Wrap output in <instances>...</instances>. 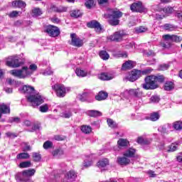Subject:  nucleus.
Instances as JSON below:
<instances>
[{
	"label": "nucleus",
	"mask_w": 182,
	"mask_h": 182,
	"mask_svg": "<svg viewBox=\"0 0 182 182\" xmlns=\"http://www.w3.org/2000/svg\"><path fill=\"white\" fill-rule=\"evenodd\" d=\"M21 92L26 95L28 102H29L33 107L42 105L44 102L43 97L39 93H35V88L32 86L24 85L21 90Z\"/></svg>",
	"instance_id": "f257e3e1"
},
{
	"label": "nucleus",
	"mask_w": 182,
	"mask_h": 182,
	"mask_svg": "<svg viewBox=\"0 0 182 182\" xmlns=\"http://www.w3.org/2000/svg\"><path fill=\"white\" fill-rule=\"evenodd\" d=\"M145 82L142 84L143 89L145 90H154L159 87V83L164 82V77L163 75H149L145 77Z\"/></svg>",
	"instance_id": "f03ea898"
},
{
	"label": "nucleus",
	"mask_w": 182,
	"mask_h": 182,
	"mask_svg": "<svg viewBox=\"0 0 182 182\" xmlns=\"http://www.w3.org/2000/svg\"><path fill=\"white\" fill-rule=\"evenodd\" d=\"M36 69H38V66L35 64H31L29 68L24 66L20 70H11L10 73L12 76L18 77V79H26V77H29L31 75H33V72Z\"/></svg>",
	"instance_id": "7ed1b4c3"
},
{
	"label": "nucleus",
	"mask_w": 182,
	"mask_h": 182,
	"mask_svg": "<svg viewBox=\"0 0 182 182\" xmlns=\"http://www.w3.org/2000/svg\"><path fill=\"white\" fill-rule=\"evenodd\" d=\"M107 12V14H104V18L109 19L108 22L109 25L116 26L119 23V18H122V12L114 11L112 9H109Z\"/></svg>",
	"instance_id": "20e7f679"
},
{
	"label": "nucleus",
	"mask_w": 182,
	"mask_h": 182,
	"mask_svg": "<svg viewBox=\"0 0 182 182\" xmlns=\"http://www.w3.org/2000/svg\"><path fill=\"white\" fill-rule=\"evenodd\" d=\"M9 60L6 61V65L11 68H19V66H22V64L25 63L24 58H22L21 61H19L21 60V55L9 57Z\"/></svg>",
	"instance_id": "39448f33"
},
{
	"label": "nucleus",
	"mask_w": 182,
	"mask_h": 182,
	"mask_svg": "<svg viewBox=\"0 0 182 182\" xmlns=\"http://www.w3.org/2000/svg\"><path fill=\"white\" fill-rule=\"evenodd\" d=\"M123 95L126 99H129V97H137L138 99H141V97L144 96V93L139 88L127 90L124 92Z\"/></svg>",
	"instance_id": "423d86ee"
},
{
	"label": "nucleus",
	"mask_w": 182,
	"mask_h": 182,
	"mask_svg": "<svg viewBox=\"0 0 182 182\" xmlns=\"http://www.w3.org/2000/svg\"><path fill=\"white\" fill-rule=\"evenodd\" d=\"M52 87L56 92L58 97H65L66 92L70 90V88L65 87V85L59 84H55Z\"/></svg>",
	"instance_id": "0eeeda50"
},
{
	"label": "nucleus",
	"mask_w": 182,
	"mask_h": 182,
	"mask_svg": "<svg viewBox=\"0 0 182 182\" xmlns=\"http://www.w3.org/2000/svg\"><path fill=\"white\" fill-rule=\"evenodd\" d=\"M35 173L36 171L35 169H28L25 170L22 172H19L16 176V180L23 181L25 179H28V178L32 177V176H35Z\"/></svg>",
	"instance_id": "6e6552de"
},
{
	"label": "nucleus",
	"mask_w": 182,
	"mask_h": 182,
	"mask_svg": "<svg viewBox=\"0 0 182 182\" xmlns=\"http://www.w3.org/2000/svg\"><path fill=\"white\" fill-rule=\"evenodd\" d=\"M130 9L132 12H139L140 14L143 12H147V9L143 6L141 1H136L130 6Z\"/></svg>",
	"instance_id": "1a4fd4ad"
},
{
	"label": "nucleus",
	"mask_w": 182,
	"mask_h": 182,
	"mask_svg": "<svg viewBox=\"0 0 182 182\" xmlns=\"http://www.w3.org/2000/svg\"><path fill=\"white\" fill-rule=\"evenodd\" d=\"M46 32L52 38H56V36L60 35V30H59V28L53 25L48 26L46 28Z\"/></svg>",
	"instance_id": "9d476101"
},
{
	"label": "nucleus",
	"mask_w": 182,
	"mask_h": 182,
	"mask_svg": "<svg viewBox=\"0 0 182 182\" xmlns=\"http://www.w3.org/2000/svg\"><path fill=\"white\" fill-rule=\"evenodd\" d=\"M124 36V33L123 31H117L114 34L107 37V41L109 42H120Z\"/></svg>",
	"instance_id": "9b49d317"
},
{
	"label": "nucleus",
	"mask_w": 182,
	"mask_h": 182,
	"mask_svg": "<svg viewBox=\"0 0 182 182\" xmlns=\"http://www.w3.org/2000/svg\"><path fill=\"white\" fill-rule=\"evenodd\" d=\"M87 28H91L92 29H95L97 33H102V32H103V28H102L100 23L97 22V21H92L87 23Z\"/></svg>",
	"instance_id": "f8f14e48"
},
{
	"label": "nucleus",
	"mask_w": 182,
	"mask_h": 182,
	"mask_svg": "<svg viewBox=\"0 0 182 182\" xmlns=\"http://www.w3.org/2000/svg\"><path fill=\"white\" fill-rule=\"evenodd\" d=\"M163 38L167 42H181L182 41L181 37L176 35L166 34L163 36Z\"/></svg>",
	"instance_id": "ddd939ff"
},
{
	"label": "nucleus",
	"mask_w": 182,
	"mask_h": 182,
	"mask_svg": "<svg viewBox=\"0 0 182 182\" xmlns=\"http://www.w3.org/2000/svg\"><path fill=\"white\" fill-rule=\"evenodd\" d=\"M141 75V71L139 70H133L128 77V80H129V82H136Z\"/></svg>",
	"instance_id": "4468645a"
},
{
	"label": "nucleus",
	"mask_w": 182,
	"mask_h": 182,
	"mask_svg": "<svg viewBox=\"0 0 182 182\" xmlns=\"http://www.w3.org/2000/svg\"><path fill=\"white\" fill-rule=\"evenodd\" d=\"M76 177H77L76 172L73 170H71L67 172L65 178L64 179V182H75V180H76Z\"/></svg>",
	"instance_id": "2eb2a0df"
},
{
	"label": "nucleus",
	"mask_w": 182,
	"mask_h": 182,
	"mask_svg": "<svg viewBox=\"0 0 182 182\" xmlns=\"http://www.w3.org/2000/svg\"><path fill=\"white\" fill-rule=\"evenodd\" d=\"M70 37L72 39L71 45H73V46H77V48H80V46H83V41L76 37V34L73 33L70 35Z\"/></svg>",
	"instance_id": "dca6fc26"
},
{
	"label": "nucleus",
	"mask_w": 182,
	"mask_h": 182,
	"mask_svg": "<svg viewBox=\"0 0 182 182\" xmlns=\"http://www.w3.org/2000/svg\"><path fill=\"white\" fill-rule=\"evenodd\" d=\"M173 126L171 124H165L164 125H162L158 128V131L160 132V133H162L163 134H166L171 130V128Z\"/></svg>",
	"instance_id": "f3484780"
},
{
	"label": "nucleus",
	"mask_w": 182,
	"mask_h": 182,
	"mask_svg": "<svg viewBox=\"0 0 182 182\" xmlns=\"http://www.w3.org/2000/svg\"><path fill=\"white\" fill-rule=\"evenodd\" d=\"M98 79H100V80H112V79H114V75L108 73H102L98 75Z\"/></svg>",
	"instance_id": "a211bd4d"
},
{
	"label": "nucleus",
	"mask_w": 182,
	"mask_h": 182,
	"mask_svg": "<svg viewBox=\"0 0 182 182\" xmlns=\"http://www.w3.org/2000/svg\"><path fill=\"white\" fill-rule=\"evenodd\" d=\"M117 161L119 166H127V164H130V159L125 156L118 157Z\"/></svg>",
	"instance_id": "6ab92c4d"
},
{
	"label": "nucleus",
	"mask_w": 182,
	"mask_h": 182,
	"mask_svg": "<svg viewBox=\"0 0 182 182\" xmlns=\"http://www.w3.org/2000/svg\"><path fill=\"white\" fill-rule=\"evenodd\" d=\"M134 66H136V63L134 61L128 60L122 65V70H127V69H133Z\"/></svg>",
	"instance_id": "aec40b11"
},
{
	"label": "nucleus",
	"mask_w": 182,
	"mask_h": 182,
	"mask_svg": "<svg viewBox=\"0 0 182 182\" xmlns=\"http://www.w3.org/2000/svg\"><path fill=\"white\" fill-rule=\"evenodd\" d=\"M11 113V109L9 108V106L1 104L0 105V119L2 117V114H6Z\"/></svg>",
	"instance_id": "412c9836"
},
{
	"label": "nucleus",
	"mask_w": 182,
	"mask_h": 182,
	"mask_svg": "<svg viewBox=\"0 0 182 182\" xmlns=\"http://www.w3.org/2000/svg\"><path fill=\"white\" fill-rule=\"evenodd\" d=\"M107 96H109L107 92L105 91H101L98 93L97 95L95 96V99L96 100H98L99 102H100L102 100H106V99H107Z\"/></svg>",
	"instance_id": "4be33fe9"
},
{
	"label": "nucleus",
	"mask_w": 182,
	"mask_h": 182,
	"mask_svg": "<svg viewBox=\"0 0 182 182\" xmlns=\"http://www.w3.org/2000/svg\"><path fill=\"white\" fill-rule=\"evenodd\" d=\"M11 6L14 8H25V6H26V3L23 1L17 0L11 3Z\"/></svg>",
	"instance_id": "5701e85b"
},
{
	"label": "nucleus",
	"mask_w": 182,
	"mask_h": 182,
	"mask_svg": "<svg viewBox=\"0 0 182 182\" xmlns=\"http://www.w3.org/2000/svg\"><path fill=\"white\" fill-rule=\"evenodd\" d=\"M93 155H90L87 156V158L84 160V162L82 164L83 167L87 168L90 167L93 164V160H92V157Z\"/></svg>",
	"instance_id": "b1692460"
},
{
	"label": "nucleus",
	"mask_w": 182,
	"mask_h": 182,
	"mask_svg": "<svg viewBox=\"0 0 182 182\" xmlns=\"http://www.w3.org/2000/svg\"><path fill=\"white\" fill-rule=\"evenodd\" d=\"M97 166L99 167V168H104V167H106V166H109V159L106 158L100 159L97 162Z\"/></svg>",
	"instance_id": "393cba45"
},
{
	"label": "nucleus",
	"mask_w": 182,
	"mask_h": 182,
	"mask_svg": "<svg viewBox=\"0 0 182 182\" xmlns=\"http://www.w3.org/2000/svg\"><path fill=\"white\" fill-rule=\"evenodd\" d=\"M134 154H136V149L133 148H129L123 153L125 157H134Z\"/></svg>",
	"instance_id": "a878e982"
},
{
	"label": "nucleus",
	"mask_w": 182,
	"mask_h": 182,
	"mask_svg": "<svg viewBox=\"0 0 182 182\" xmlns=\"http://www.w3.org/2000/svg\"><path fill=\"white\" fill-rule=\"evenodd\" d=\"M43 14V11L38 7H36L32 9V15L34 18H38V16H41Z\"/></svg>",
	"instance_id": "bb28decb"
},
{
	"label": "nucleus",
	"mask_w": 182,
	"mask_h": 182,
	"mask_svg": "<svg viewBox=\"0 0 182 182\" xmlns=\"http://www.w3.org/2000/svg\"><path fill=\"white\" fill-rule=\"evenodd\" d=\"M73 112V109H67L65 112L61 113V117H63L64 119H70L72 116H73V114L72 113Z\"/></svg>",
	"instance_id": "cd10ccee"
},
{
	"label": "nucleus",
	"mask_w": 182,
	"mask_h": 182,
	"mask_svg": "<svg viewBox=\"0 0 182 182\" xmlns=\"http://www.w3.org/2000/svg\"><path fill=\"white\" fill-rule=\"evenodd\" d=\"M139 144H150L151 143V139H144L142 136H139L136 139Z\"/></svg>",
	"instance_id": "c85d7f7f"
},
{
	"label": "nucleus",
	"mask_w": 182,
	"mask_h": 182,
	"mask_svg": "<svg viewBox=\"0 0 182 182\" xmlns=\"http://www.w3.org/2000/svg\"><path fill=\"white\" fill-rule=\"evenodd\" d=\"M75 73H76L77 76H78L79 77H85L87 76V71H85L80 68H77L75 70Z\"/></svg>",
	"instance_id": "c756f323"
},
{
	"label": "nucleus",
	"mask_w": 182,
	"mask_h": 182,
	"mask_svg": "<svg viewBox=\"0 0 182 182\" xmlns=\"http://www.w3.org/2000/svg\"><path fill=\"white\" fill-rule=\"evenodd\" d=\"M88 114L91 117H100V116H102V112L97 110H90L88 111Z\"/></svg>",
	"instance_id": "7c9ffc66"
},
{
	"label": "nucleus",
	"mask_w": 182,
	"mask_h": 182,
	"mask_svg": "<svg viewBox=\"0 0 182 182\" xmlns=\"http://www.w3.org/2000/svg\"><path fill=\"white\" fill-rule=\"evenodd\" d=\"M164 29H165V31H168V32H171L173 31H176V29H177V27H176V26L173 24L166 23L164 25Z\"/></svg>",
	"instance_id": "2f4dec72"
},
{
	"label": "nucleus",
	"mask_w": 182,
	"mask_h": 182,
	"mask_svg": "<svg viewBox=\"0 0 182 182\" xmlns=\"http://www.w3.org/2000/svg\"><path fill=\"white\" fill-rule=\"evenodd\" d=\"M117 144L119 147H126L129 146V141L124 139H119L117 141Z\"/></svg>",
	"instance_id": "473e14b6"
},
{
	"label": "nucleus",
	"mask_w": 182,
	"mask_h": 182,
	"mask_svg": "<svg viewBox=\"0 0 182 182\" xmlns=\"http://www.w3.org/2000/svg\"><path fill=\"white\" fill-rule=\"evenodd\" d=\"M80 129L82 133H85V134H89V133H92V127H90V126L82 125Z\"/></svg>",
	"instance_id": "72a5a7b5"
},
{
	"label": "nucleus",
	"mask_w": 182,
	"mask_h": 182,
	"mask_svg": "<svg viewBox=\"0 0 182 182\" xmlns=\"http://www.w3.org/2000/svg\"><path fill=\"white\" fill-rule=\"evenodd\" d=\"M82 16V12L80 10H73L70 12V16L72 18H79Z\"/></svg>",
	"instance_id": "f704fd0d"
},
{
	"label": "nucleus",
	"mask_w": 182,
	"mask_h": 182,
	"mask_svg": "<svg viewBox=\"0 0 182 182\" xmlns=\"http://www.w3.org/2000/svg\"><path fill=\"white\" fill-rule=\"evenodd\" d=\"M53 11H55V12H66L68 8L63 6H60L59 7L53 6Z\"/></svg>",
	"instance_id": "c9c22d12"
},
{
	"label": "nucleus",
	"mask_w": 182,
	"mask_h": 182,
	"mask_svg": "<svg viewBox=\"0 0 182 182\" xmlns=\"http://www.w3.org/2000/svg\"><path fill=\"white\" fill-rule=\"evenodd\" d=\"M173 127L175 130H182V121H176L173 122Z\"/></svg>",
	"instance_id": "e433bc0d"
},
{
	"label": "nucleus",
	"mask_w": 182,
	"mask_h": 182,
	"mask_svg": "<svg viewBox=\"0 0 182 182\" xmlns=\"http://www.w3.org/2000/svg\"><path fill=\"white\" fill-rule=\"evenodd\" d=\"M100 57L103 60H107V59H109V58H110V55H109V53H107V51L102 50L100 53Z\"/></svg>",
	"instance_id": "4c0bfd02"
},
{
	"label": "nucleus",
	"mask_w": 182,
	"mask_h": 182,
	"mask_svg": "<svg viewBox=\"0 0 182 182\" xmlns=\"http://www.w3.org/2000/svg\"><path fill=\"white\" fill-rule=\"evenodd\" d=\"M164 89L165 90H173V89H174V83H173V82H166L165 85H164Z\"/></svg>",
	"instance_id": "58836bf2"
},
{
	"label": "nucleus",
	"mask_w": 182,
	"mask_h": 182,
	"mask_svg": "<svg viewBox=\"0 0 182 182\" xmlns=\"http://www.w3.org/2000/svg\"><path fill=\"white\" fill-rule=\"evenodd\" d=\"M107 122L109 127H111L112 129H117V123H116V122L113 121V119H108L107 120Z\"/></svg>",
	"instance_id": "ea45409f"
},
{
	"label": "nucleus",
	"mask_w": 182,
	"mask_h": 182,
	"mask_svg": "<svg viewBox=\"0 0 182 182\" xmlns=\"http://www.w3.org/2000/svg\"><path fill=\"white\" fill-rule=\"evenodd\" d=\"M177 146H178V143L177 142L171 144L168 146V153H173V151H176V150H177Z\"/></svg>",
	"instance_id": "a19ab883"
},
{
	"label": "nucleus",
	"mask_w": 182,
	"mask_h": 182,
	"mask_svg": "<svg viewBox=\"0 0 182 182\" xmlns=\"http://www.w3.org/2000/svg\"><path fill=\"white\" fill-rule=\"evenodd\" d=\"M63 150L62 149H55L52 152V154L54 157H60V156H63Z\"/></svg>",
	"instance_id": "79ce46f5"
},
{
	"label": "nucleus",
	"mask_w": 182,
	"mask_h": 182,
	"mask_svg": "<svg viewBox=\"0 0 182 182\" xmlns=\"http://www.w3.org/2000/svg\"><path fill=\"white\" fill-rule=\"evenodd\" d=\"M31 165L32 164L31 163V161H26L20 163L18 166L20 167V168H26L28 167H31Z\"/></svg>",
	"instance_id": "37998d69"
},
{
	"label": "nucleus",
	"mask_w": 182,
	"mask_h": 182,
	"mask_svg": "<svg viewBox=\"0 0 182 182\" xmlns=\"http://www.w3.org/2000/svg\"><path fill=\"white\" fill-rule=\"evenodd\" d=\"M16 159L18 160L29 159V154H28V153H21V154H18L16 156Z\"/></svg>",
	"instance_id": "c03bdc74"
},
{
	"label": "nucleus",
	"mask_w": 182,
	"mask_h": 182,
	"mask_svg": "<svg viewBox=\"0 0 182 182\" xmlns=\"http://www.w3.org/2000/svg\"><path fill=\"white\" fill-rule=\"evenodd\" d=\"M159 119H160V115L157 112H154L150 116V120H151V122H157Z\"/></svg>",
	"instance_id": "a18cd8bd"
},
{
	"label": "nucleus",
	"mask_w": 182,
	"mask_h": 182,
	"mask_svg": "<svg viewBox=\"0 0 182 182\" xmlns=\"http://www.w3.org/2000/svg\"><path fill=\"white\" fill-rule=\"evenodd\" d=\"M53 146V143H52V141H46L43 144V149H45L46 150H48V149L52 148Z\"/></svg>",
	"instance_id": "49530a36"
},
{
	"label": "nucleus",
	"mask_w": 182,
	"mask_h": 182,
	"mask_svg": "<svg viewBox=\"0 0 182 182\" xmlns=\"http://www.w3.org/2000/svg\"><path fill=\"white\" fill-rule=\"evenodd\" d=\"M160 102V97L157 95H154L151 97L150 98V102L151 103H159Z\"/></svg>",
	"instance_id": "de8ad7c7"
},
{
	"label": "nucleus",
	"mask_w": 182,
	"mask_h": 182,
	"mask_svg": "<svg viewBox=\"0 0 182 182\" xmlns=\"http://www.w3.org/2000/svg\"><path fill=\"white\" fill-rule=\"evenodd\" d=\"M95 5V1L93 0H87L85 2V6L86 8H87L88 9H90V8H92V6H94Z\"/></svg>",
	"instance_id": "09e8293b"
},
{
	"label": "nucleus",
	"mask_w": 182,
	"mask_h": 182,
	"mask_svg": "<svg viewBox=\"0 0 182 182\" xmlns=\"http://www.w3.org/2000/svg\"><path fill=\"white\" fill-rule=\"evenodd\" d=\"M32 156H33V159L34 160V161H41V154L36 153V152H33L32 154Z\"/></svg>",
	"instance_id": "8fccbe9b"
},
{
	"label": "nucleus",
	"mask_w": 182,
	"mask_h": 182,
	"mask_svg": "<svg viewBox=\"0 0 182 182\" xmlns=\"http://www.w3.org/2000/svg\"><path fill=\"white\" fill-rule=\"evenodd\" d=\"M173 11H174V9H173V7L168 6L164 8V12H165L166 15H170V14H173Z\"/></svg>",
	"instance_id": "3c124183"
},
{
	"label": "nucleus",
	"mask_w": 182,
	"mask_h": 182,
	"mask_svg": "<svg viewBox=\"0 0 182 182\" xmlns=\"http://www.w3.org/2000/svg\"><path fill=\"white\" fill-rule=\"evenodd\" d=\"M39 110L41 113H46L49 110V107H48V105H42L39 107Z\"/></svg>",
	"instance_id": "603ef678"
},
{
	"label": "nucleus",
	"mask_w": 182,
	"mask_h": 182,
	"mask_svg": "<svg viewBox=\"0 0 182 182\" xmlns=\"http://www.w3.org/2000/svg\"><path fill=\"white\" fill-rule=\"evenodd\" d=\"M43 76H50V75H53V71L50 68H47L44 72L42 73Z\"/></svg>",
	"instance_id": "864d4df0"
},
{
	"label": "nucleus",
	"mask_w": 182,
	"mask_h": 182,
	"mask_svg": "<svg viewBox=\"0 0 182 182\" xmlns=\"http://www.w3.org/2000/svg\"><path fill=\"white\" fill-rule=\"evenodd\" d=\"M19 14H21V12L13 11L10 14H9L8 16H9V18H16V16H18Z\"/></svg>",
	"instance_id": "5fc2aeb1"
},
{
	"label": "nucleus",
	"mask_w": 182,
	"mask_h": 182,
	"mask_svg": "<svg viewBox=\"0 0 182 182\" xmlns=\"http://www.w3.org/2000/svg\"><path fill=\"white\" fill-rule=\"evenodd\" d=\"M146 31H147V28L143 26H140L136 28L137 33H143V32H146Z\"/></svg>",
	"instance_id": "6e6d98bb"
},
{
	"label": "nucleus",
	"mask_w": 182,
	"mask_h": 182,
	"mask_svg": "<svg viewBox=\"0 0 182 182\" xmlns=\"http://www.w3.org/2000/svg\"><path fill=\"white\" fill-rule=\"evenodd\" d=\"M170 68V65L168 64H162L159 65V70H167Z\"/></svg>",
	"instance_id": "4d7b16f0"
},
{
	"label": "nucleus",
	"mask_w": 182,
	"mask_h": 182,
	"mask_svg": "<svg viewBox=\"0 0 182 182\" xmlns=\"http://www.w3.org/2000/svg\"><path fill=\"white\" fill-rule=\"evenodd\" d=\"M41 129V124H36L33 126L30 132H36V130H39Z\"/></svg>",
	"instance_id": "13d9d810"
},
{
	"label": "nucleus",
	"mask_w": 182,
	"mask_h": 182,
	"mask_svg": "<svg viewBox=\"0 0 182 182\" xmlns=\"http://www.w3.org/2000/svg\"><path fill=\"white\" fill-rule=\"evenodd\" d=\"M54 139L57 140L58 141H62L65 140V136H62L60 135H55L54 136Z\"/></svg>",
	"instance_id": "bf43d9fd"
},
{
	"label": "nucleus",
	"mask_w": 182,
	"mask_h": 182,
	"mask_svg": "<svg viewBox=\"0 0 182 182\" xmlns=\"http://www.w3.org/2000/svg\"><path fill=\"white\" fill-rule=\"evenodd\" d=\"M10 122L11 123H19L21 122V119L19 117H12L10 119Z\"/></svg>",
	"instance_id": "052dcab7"
},
{
	"label": "nucleus",
	"mask_w": 182,
	"mask_h": 182,
	"mask_svg": "<svg viewBox=\"0 0 182 182\" xmlns=\"http://www.w3.org/2000/svg\"><path fill=\"white\" fill-rule=\"evenodd\" d=\"M6 82L9 85H16V81H15V80H13L11 78H7Z\"/></svg>",
	"instance_id": "680f3d73"
},
{
	"label": "nucleus",
	"mask_w": 182,
	"mask_h": 182,
	"mask_svg": "<svg viewBox=\"0 0 182 182\" xmlns=\"http://www.w3.org/2000/svg\"><path fill=\"white\" fill-rule=\"evenodd\" d=\"M6 136H7V137H10L11 139H15V137H16V134L9 132L6 133Z\"/></svg>",
	"instance_id": "e2e57ef3"
},
{
	"label": "nucleus",
	"mask_w": 182,
	"mask_h": 182,
	"mask_svg": "<svg viewBox=\"0 0 182 182\" xmlns=\"http://www.w3.org/2000/svg\"><path fill=\"white\" fill-rule=\"evenodd\" d=\"M176 160L178 163H182V152L179 153L176 156Z\"/></svg>",
	"instance_id": "0e129e2a"
},
{
	"label": "nucleus",
	"mask_w": 182,
	"mask_h": 182,
	"mask_svg": "<svg viewBox=\"0 0 182 182\" xmlns=\"http://www.w3.org/2000/svg\"><path fill=\"white\" fill-rule=\"evenodd\" d=\"M31 150V146L28 145V144H25L23 147V151H29Z\"/></svg>",
	"instance_id": "69168bd1"
},
{
	"label": "nucleus",
	"mask_w": 182,
	"mask_h": 182,
	"mask_svg": "<svg viewBox=\"0 0 182 182\" xmlns=\"http://www.w3.org/2000/svg\"><path fill=\"white\" fill-rule=\"evenodd\" d=\"M176 16L178 18L182 20V13L180 11H177L176 14Z\"/></svg>",
	"instance_id": "338daca9"
},
{
	"label": "nucleus",
	"mask_w": 182,
	"mask_h": 182,
	"mask_svg": "<svg viewBox=\"0 0 182 182\" xmlns=\"http://www.w3.org/2000/svg\"><path fill=\"white\" fill-rule=\"evenodd\" d=\"M148 174L149 177H156V173L153 171H148Z\"/></svg>",
	"instance_id": "774afa93"
}]
</instances>
